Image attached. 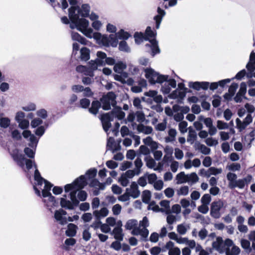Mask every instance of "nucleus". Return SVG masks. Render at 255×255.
Segmentation results:
<instances>
[{"label":"nucleus","mask_w":255,"mask_h":255,"mask_svg":"<svg viewBox=\"0 0 255 255\" xmlns=\"http://www.w3.org/2000/svg\"><path fill=\"white\" fill-rule=\"evenodd\" d=\"M198 120L203 122L207 128L213 126V120L211 118H205L203 116L200 115L198 117Z\"/></svg>","instance_id":"obj_33"},{"label":"nucleus","mask_w":255,"mask_h":255,"mask_svg":"<svg viewBox=\"0 0 255 255\" xmlns=\"http://www.w3.org/2000/svg\"><path fill=\"white\" fill-rule=\"evenodd\" d=\"M118 44L120 51L127 53L130 52V49L126 41L122 40Z\"/></svg>","instance_id":"obj_29"},{"label":"nucleus","mask_w":255,"mask_h":255,"mask_svg":"<svg viewBox=\"0 0 255 255\" xmlns=\"http://www.w3.org/2000/svg\"><path fill=\"white\" fill-rule=\"evenodd\" d=\"M77 20L78 26H79V27H80L82 30H83V29H86L88 27L89 22L87 19L84 18H79Z\"/></svg>","instance_id":"obj_40"},{"label":"nucleus","mask_w":255,"mask_h":255,"mask_svg":"<svg viewBox=\"0 0 255 255\" xmlns=\"http://www.w3.org/2000/svg\"><path fill=\"white\" fill-rule=\"evenodd\" d=\"M142 201L144 203L149 204L151 200V193L148 190H145L142 193Z\"/></svg>","instance_id":"obj_28"},{"label":"nucleus","mask_w":255,"mask_h":255,"mask_svg":"<svg viewBox=\"0 0 255 255\" xmlns=\"http://www.w3.org/2000/svg\"><path fill=\"white\" fill-rule=\"evenodd\" d=\"M28 140L29 141V142L28 143V146L33 149H36L39 141V138H37L35 134H32Z\"/></svg>","instance_id":"obj_25"},{"label":"nucleus","mask_w":255,"mask_h":255,"mask_svg":"<svg viewBox=\"0 0 255 255\" xmlns=\"http://www.w3.org/2000/svg\"><path fill=\"white\" fill-rule=\"evenodd\" d=\"M241 168V164L239 163H232L228 166V169L232 171H239Z\"/></svg>","instance_id":"obj_62"},{"label":"nucleus","mask_w":255,"mask_h":255,"mask_svg":"<svg viewBox=\"0 0 255 255\" xmlns=\"http://www.w3.org/2000/svg\"><path fill=\"white\" fill-rule=\"evenodd\" d=\"M137 183L143 187L147 185V177H146L145 173L138 178Z\"/></svg>","instance_id":"obj_64"},{"label":"nucleus","mask_w":255,"mask_h":255,"mask_svg":"<svg viewBox=\"0 0 255 255\" xmlns=\"http://www.w3.org/2000/svg\"><path fill=\"white\" fill-rule=\"evenodd\" d=\"M97 173V170L95 168H92L88 170L86 173L85 176H87L89 179L95 178Z\"/></svg>","instance_id":"obj_45"},{"label":"nucleus","mask_w":255,"mask_h":255,"mask_svg":"<svg viewBox=\"0 0 255 255\" xmlns=\"http://www.w3.org/2000/svg\"><path fill=\"white\" fill-rule=\"evenodd\" d=\"M134 37L135 43L137 44L141 43L142 42H143V40H145V39L146 38L144 34L143 33H138L137 32L134 33Z\"/></svg>","instance_id":"obj_36"},{"label":"nucleus","mask_w":255,"mask_h":255,"mask_svg":"<svg viewBox=\"0 0 255 255\" xmlns=\"http://www.w3.org/2000/svg\"><path fill=\"white\" fill-rule=\"evenodd\" d=\"M89 68L92 72V73H94V71L98 69V67L99 66H101L100 65H99L98 63L96 61V59L94 60H91L89 62Z\"/></svg>","instance_id":"obj_47"},{"label":"nucleus","mask_w":255,"mask_h":255,"mask_svg":"<svg viewBox=\"0 0 255 255\" xmlns=\"http://www.w3.org/2000/svg\"><path fill=\"white\" fill-rule=\"evenodd\" d=\"M80 55L79 59L81 61L86 62L90 58V50L86 47H83L80 50Z\"/></svg>","instance_id":"obj_13"},{"label":"nucleus","mask_w":255,"mask_h":255,"mask_svg":"<svg viewBox=\"0 0 255 255\" xmlns=\"http://www.w3.org/2000/svg\"><path fill=\"white\" fill-rule=\"evenodd\" d=\"M117 95L115 92L110 91L106 94H104L100 99L99 102L101 103V107L105 111H108L111 109V106H116Z\"/></svg>","instance_id":"obj_3"},{"label":"nucleus","mask_w":255,"mask_h":255,"mask_svg":"<svg viewBox=\"0 0 255 255\" xmlns=\"http://www.w3.org/2000/svg\"><path fill=\"white\" fill-rule=\"evenodd\" d=\"M76 70L78 73H83L86 76H89L91 77H93L94 76V73H92L91 71L87 66H84L79 65H78L76 68Z\"/></svg>","instance_id":"obj_18"},{"label":"nucleus","mask_w":255,"mask_h":255,"mask_svg":"<svg viewBox=\"0 0 255 255\" xmlns=\"http://www.w3.org/2000/svg\"><path fill=\"white\" fill-rule=\"evenodd\" d=\"M45 180H47L44 178L42 180L37 179V180H35L36 183L33 186V188L35 191V194L39 197H41V191L36 187V186H42L43 183L45 184Z\"/></svg>","instance_id":"obj_30"},{"label":"nucleus","mask_w":255,"mask_h":255,"mask_svg":"<svg viewBox=\"0 0 255 255\" xmlns=\"http://www.w3.org/2000/svg\"><path fill=\"white\" fill-rule=\"evenodd\" d=\"M88 194L85 190H80L77 194V199L80 201H85L87 198Z\"/></svg>","instance_id":"obj_43"},{"label":"nucleus","mask_w":255,"mask_h":255,"mask_svg":"<svg viewBox=\"0 0 255 255\" xmlns=\"http://www.w3.org/2000/svg\"><path fill=\"white\" fill-rule=\"evenodd\" d=\"M189 132L187 136V142H190V144H193L194 141L197 138V133L195 130L193 129L192 127L188 128Z\"/></svg>","instance_id":"obj_22"},{"label":"nucleus","mask_w":255,"mask_h":255,"mask_svg":"<svg viewBox=\"0 0 255 255\" xmlns=\"http://www.w3.org/2000/svg\"><path fill=\"white\" fill-rule=\"evenodd\" d=\"M78 229L77 225L73 223H69L68 224L67 229L65 231V235L68 237H74L76 235Z\"/></svg>","instance_id":"obj_12"},{"label":"nucleus","mask_w":255,"mask_h":255,"mask_svg":"<svg viewBox=\"0 0 255 255\" xmlns=\"http://www.w3.org/2000/svg\"><path fill=\"white\" fill-rule=\"evenodd\" d=\"M212 200L211 196L209 194H205L203 195L201 199V202L202 204L208 205Z\"/></svg>","instance_id":"obj_48"},{"label":"nucleus","mask_w":255,"mask_h":255,"mask_svg":"<svg viewBox=\"0 0 255 255\" xmlns=\"http://www.w3.org/2000/svg\"><path fill=\"white\" fill-rule=\"evenodd\" d=\"M90 6L88 3H84L81 5V8L79 7L78 13L83 17H87L89 16Z\"/></svg>","instance_id":"obj_15"},{"label":"nucleus","mask_w":255,"mask_h":255,"mask_svg":"<svg viewBox=\"0 0 255 255\" xmlns=\"http://www.w3.org/2000/svg\"><path fill=\"white\" fill-rule=\"evenodd\" d=\"M97 58L95 59L96 61L98 63L99 65L101 66L105 65V61L107 58V54L105 52L98 51L96 54Z\"/></svg>","instance_id":"obj_20"},{"label":"nucleus","mask_w":255,"mask_h":255,"mask_svg":"<svg viewBox=\"0 0 255 255\" xmlns=\"http://www.w3.org/2000/svg\"><path fill=\"white\" fill-rule=\"evenodd\" d=\"M24 154L29 158H34L35 155L36 149H33L31 147H26L23 150Z\"/></svg>","instance_id":"obj_34"},{"label":"nucleus","mask_w":255,"mask_h":255,"mask_svg":"<svg viewBox=\"0 0 255 255\" xmlns=\"http://www.w3.org/2000/svg\"><path fill=\"white\" fill-rule=\"evenodd\" d=\"M45 126H46V128L43 126H40L38 128H35V129L34 130L35 135L39 136V137H41L44 134L46 128L48 127V124L45 123Z\"/></svg>","instance_id":"obj_27"},{"label":"nucleus","mask_w":255,"mask_h":255,"mask_svg":"<svg viewBox=\"0 0 255 255\" xmlns=\"http://www.w3.org/2000/svg\"><path fill=\"white\" fill-rule=\"evenodd\" d=\"M137 221L135 219L128 220L125 225V228L128 230H131L137 226Z\"/></svg>","instance_id":"obj_37"},{"label":"nucleus","mask_w":255,"mask_h":255,"mask_svg":"<svg viewBox=\"0 0 255 255\" xmlns=\"http://www.w3.org/2000/svg\"><path fill=\"white\" fill-rule=\"evenodd\" d=\"M150 43L145 44V46L150 48V55L152 57H154L156 55L160 54L161 52L160 49L158 45V41L156 38H154L149 40Z\"/></svg>","instance_id":"obj_8"},{"label":"nucleus","mask_w":255,"mask_h":255,"mask_svg":"<svg viewBox=\"0 0 255 255\" xmlns=\"http://www.w3.org/2000/svg\"><path fill=\"white\" fill-rule=\"evenodd\" d=\"M168 136L165 138V141L166 143L172 142L175 140L177 132L174 128H170L168 132Z\"/></svg>","instance_id":"obj_24"},{"label":"nucleus","mask_w":255,"mask_h":255,"mask_svg":"<svg viewBox=\"0 0 255 255\" xmlns=\"http://www.w3.org/2000/svg\"><path fill=\"white\" fill-rule=\"evenodd\" d=\"M252 179V176L248 174L246 177L243 179H239L235 182L234 184H232V187L230 189H234L236 187H238L240 189H243L246 185L249 184Z\"/></svg>","instance_id":"obj_9"},{"label":"nucleus","mask_w":255,"mask_h":255,"mask_svg":"<svg viewBox=\"0 0 255 255\" xmlns=\"http://www.w3.org/2000/svg\"><path fill=\"white\" fill-rule=\"evenodd\" d=\"M241 247L246 251L247 254H249L252 251L251 247V243L247 239H242L241 240Z\"/></svg>","instance_id":"obj_26"},{"label":"nucleus","mask_w":255,"mask_h":255,"mask_svg":"<svg viewBox=\"0 0 255 255\" xmlns=\"http://www.w3.org/2000/svg\"><path fill=\"white\" fill-rule=\"evenodd\" d=\"M146 177L148 179V183L150 184H154L157 180V177L155 173H149L148 172L145 173Z\"/></svg>","instance_id":"obj_41"},{"label":"nucleus","mask_w":255,"mask_h":255,"mask_svg":"<svg viewBox=\"0 0 255 255\" xmlns=\"http://www.w3.org/2000/svg\"><path fill=\"white\" fill-rule=\"evenodd\" d=\"M3 114H0V116H2ZM10 124V120L7 117H0V127L6 128H8Z\"/></svg>","instance_id":"obj_31"},{"label":"nucleus","mask_w":255,"mask_h":255,"mask_svg":"<svg viewBox=\"0 0 255 255\" xmlns=\"http://www.w3.org/2000/svg\"><path fill=\"white\" fill-rule=\"evenodd\" d=\"M144 160L146 162V166L149 168L152 169L156 165L155 161L150 155L146 156L144 158Z\"/></svg>","instance_id":"obj_39"},{"label":"nucleus","mask_w":255,"mask_h":255,"mask_svg":"<svg viewBox=\"0 0 255 255\" xmlns=\"http://www.w3.org/2000/svg\"><path fill=\"white\" fill-rule=\"evenodd\" d=\"M130 36V34L127 31H125L124 29H121L119 32L115 34H108V42L109 47H117L119 43V39L126 41Z\"/></svg>","instance_id":"obj_4"},{"label":"nucleus","mask_w":255,"mask_h":255,"mask_svg":"<svg viewBox=\"0 0 255 255\" xmlns=\"http://www.w3.org/2000/svg\"><path fill=\"white\" fill-rule=\"evenodd\" d=\"M144 34L146 37L145 41L149 42V40L156 38L157 32L156 31L153 30L150 26H148L145 29Z\"/></svg>","instance_id":"obj_14"},{"label":"nucleus","mask_w":255,"mask_h":255,"mask_svg":"<svg viewBox=\"0 0 255 255\" xmlns=\"http://www.w3.org/2000/svg\"><path fill=\"white\" fill-rule=\"evenodd\" d=\"M43 124V121L42 119L40 118H34L33 119L30 124L31 127L32 128H38L40 126H41V124Z\"/></svg>","instance_id":"obj_44"},{"label":"nucleus","mask_w":255,"mask_h":255,"mask_svg":"<svg viewBox=\"0 0 255 255\" xmlns=\"http://www.w3.org/2000/svg\"><path fill=\"white\" fill-rule=\"evenodd\" d=\"M89 228L90 227H88L84 229L82 233L83 239L86 242L90 240L91 238V234L89 232Z\"/></svg>","instance_id":"obj_59"},{"label":"nucleus","mask_w":255,"mask_h":255,"mask_svg":"<svg viewBox=\"0 0 255 255\" xmlns=\"http://www.w3.org/2000/svg\"><path fill=\"white\" fill-rule=\"evenodd\" d=\"M214 99L212 100V105L214 108H218L221 105V97L217 95L213 96Z\"/></svg>","instance_id":"obj_52"},{"label":"nucleus","mask_w":255,"mask_h":255,"mask_svg":"<svg viewBox=\"0 0 255 255\" xmlns=\"http://www.w3.org/2000/svg\"><path fill=\"white\" fill-rule=\"evenodd\" d=\"M17 123H18V127L22 129H26L29 126V122L27 119L21 120Z\"/></svg>","instance_id":"obj_53"},{"label":"nucleus","mask_w":255,"mask_h":255,"mask_svg":"<svg viewBox=\"0 0 255 255\" xmlns=\"http://www.w3.org/2000/svg\"><path fill=\"white\" fill-rule=\"evenodd\" d=\"M73 184L78 188H83L88 184V180L85 175H82L77 178L74 181Z\"/></svg>","instance_id":"obj_11"},{"label":"nucleus","mask_w":255,"mask_h":255,"mask_svg":"<svg viewBox=\"0 0 255 255\" xmlns=\"http://www.w3.org/2000/svg\"><path fill=\"white\" fill-rule=\"evenodd\" d=\"M112 113H114L115 118L119 120H123L126 116V114L122 111V108L116 105L112 110Z\"/></svg>","instance_id":"obj_17"},{"label":"nucleus","mask_w":255,"mask_h":255,"mask_svg":"<svg viewBox=\"0 0 255 255\" xmlns=\"http://www.w3.org/2000/svg\"><path fill=\"white\" fill-rule=\"evenodd\" d=\"M187 126L188 123L186 121H184L179 123L178 125L179 129L182 133H184L185 132H187Z\"/></svg>","instance_id":"obj_58"},{"label":"nucleus","mask_w":255,"mask_h":255,"mask_svg":"<svg viewBox=\"0 0 255 255\" xmlns=\"http://www.w3.org/2000/svg\"><path fill=\"white\" fill-rule=\"evenodd\" d=\"M205 143L209 146H216L218 144V140L212 137H208L205 140Z\"/></svg>","instance_id":"obj_51"},{"label":"nucleus","mask_w":255,"mask_h":255,"mask_svg":"<svg viewBox=\"0 0 255 255\" xmlns=\"http://www.w3.org/2000/svg\"><path fill=\"white\" fill-rule=\"evenodd\" d=\"M126 68L127 65L125 63L122 61H119L115 64L113 69L115 72L121 73Z\"/></svg>","instance_id":"obj_21"},{"label":"nucleus","mask_w":255,"mask_h":255,"mask_svg":"<svg viewBox=\"0 0 255 255\" xmlns=\"http://www.w3.org/2000/svg\"><path fill=\"white\" fill-rule=\"evenodd\" d=\"M217 127L219 129H225L229 128L228 124L227 123L221 120L217 121Z\"/></svg>","instance_id":"obj_63"},{"label":"nucleus","mask_w":255,"mask_h":255,"mask_svg":"<svg viewBox=\"0 0 255 255\" xmlns=\"http://www.w3.org/2000/svg\"><path fill=\"white\" fill-rule=\"evenodd\" d=\"M11 155L13 160L16 162L18 166L23 168L25 165L28 170L31 169L33 167H34L35 165H37L34 160L27 159L23 154H19L17 152L13 153Z\"/></svg>","instance_id":"obj_5"},{"label":"nucleus","mask_w":255,"mask_h":255,"mask_svg":"<svg viewBox=\"0 0 255 255\" xmlns=\"http://www.w3.org/2000/svg\"><path fill=\"white\" fill-rule=\"evenodd\" d=\"M52 187H53V184L49 181L45 180L44 189L41 192V196L46 198L48 194H51L50 191Z\"/></svg>","instance_id":"obj_16"},{"label":"nucleus","mask_w":255,"mask_h":255,"mask_svg":"<svg viewBox=\"0 0 255 255\" xmlns=\"http://www.w3.org/2000/svg\"><path fill=\"white\" fill-rule=\"evenodd\" d=\"M227 178L229 181V187L231 188L232 184H234L237 180V175L234 173L229 172L227 175Z\"/></svg>","instance_id":"obj_38"},{"label":"nucleus","mask_w":255,"mask_h":255,"mask_svg":"<svg viewBox=\"0 0 255 255\" xmlns=\"http://www.w3.org/2000/svg\"><path fill=\"white\" fill-rule=\"evenodd\" d=\"M254 60H255V52L254 51H252L250 55L249 61L246 65V68L249 72H252L255 70V68L253 66H251L250 64V63L252 62Z\"/></svg>","instance_id":"obj_32"},{"label":"nucleus","mask_w":255,"mask_h":255,"mask_svg":"<svg viewBox=\"0 0 255 255\" xmlns=\"http://www.w3.org/2000/svg\"><path fill=\"white\" fill-rule=\"evenodd\" d=\"M79 205V201L62 199L60 201V205L62 208L66 210H73Z\"/></svg>","instance_id":"obj_7"},{"label":"nucleus","mask_w":255,"mask_h":255,"mask_svg":"<svg viewBox=\"0 0 255 255\" xmlns=\"http://www.w3.org/2000/svg\"><path fill=\"white\" fill-rule=\"evenodd\" d=\"M115 117L114 113H112V110L108 113H104L101 115L100 119H102L103 121H106L108 123H111L114 121Z\"/></svg>","instance_id":"obj_23"},{"label":"nucleus","mask_w":255,"mask_h":255,"mask_svg":"<svg viewBox=\"0 0 255 255\" xmlns=\"http://www.w3.org/2000/svg\"><path fill=\"white\" fill-rule=\"evenodd\" d=\"M224 204L221 200L213 201L210 207V215L215 219H218L221 215L220 211L223 207Z\"/></svg>","instance_id":"obj_6"},{"label":"nucleus","mask_w":255,"mask_h":255,"mask_svg":"<svg viewBox=\"0 0 255 255\" xmlns=\"http://www.w3.org/2000/svg\"><path fill=\"white\" fill-rule=\"evenodd\" d=\"M149 235V231L147 228L142 229L140 234L139 235L141 236V240L143 242L148 241V236Z\"/></svg>","instance_id":"obj_49"},{"label":"nucleus","mask_w":255,"mask_h":255,"mask_svg":"<svg viewBox=\"0 0 255 255\" xmlns=\"http://www.w3.org/2000/svg\"><path fill=\"white\" fill-rule=\"evenodd\" d=\"M186 177V174H185L184 172L181 171L176 176V179L177 180V184H182L187 182L186 180H184V177Z\"/></svg>","instance_id":"obj_42"},{"label":"nucleus","mask_w":255,"mask_h":255,"mask_svg":"<svg viewBox=\"0 0 255 255\" xmlns=\"http://www.w3.org/2000/svg\"><path fill=\"white\" fill-rule=\"evenodd\" d=\"M139 155L143 154L144 155H148L150 153L149 149L144 145L140 146L139 148Z\"/></svg>","instance_id":"obj_57"},{"label":"nucleus","mask_w":255,"mask_h":255,"mask_svg":"<svg viewBox=\"0 0 255 255\" xmlns=\"http://www.w3.org/2000/svg\"><path fill=\"white\" fill-rule=\"evenodd\" d=\"M247 92V84L245 82H242L240 84V87L238 93L243 95V98L245 99L248 100V99L246 97L245 95Z\"/></svg>","instance_id":"obj_46"},{"label":"nucleus","mask_w":255,"mask_h":255,"mask_svg":"<svg viewBox=\"0 0 255 255\" xmlns=\"http://www.w3.org/2000/svg\"><path fill=\"white\" fill-rule=\"evenodd\" d=\"M157 12L158 14L153 17V19L161 18L162 20L163 17L166 14L165 10L158 6L157 8Z\"/></svg>","instance_id":"obj_54"},{"label":"nucleus","mask_w":255,"mask_h":255,"mask_svg":"<svg viewBox=\"0 0 255 255\" xmlns=\"http://www.w3.org/2000/svg\"><path fill=\"white\" fill-rule=\"evenodd\" d=\"M101 107V102L98 100H94L92 101L91 106L89 108V112L94 115H96Z\"/></svg>","instance_id":"obj_19"},{"label":"nucleus","mask_w":255,"mask_h":255,"mask_svg":"<svg viewBox=\"0 0 255 255\" xmlns=\"http://www.w3.org/2000/svg\"><path fill=\"white\" fill-rule=\"evenodd\" d=\"M188 86L190 88L194 90L199 91L201 89L200 82H189L188 83Z\"/></svg>","instance_id":"obj_56"},{"label":"nucleus","mask_w":255,"mask_h":255,"mask_svg":"<svg viewBox=\"0 0 255 255\" xmlns=\"http://www.w3.org/2000/svg\"><path fill=\"white\" fill-rule=\"evenodd\" d=\"M132 165V163L131 161H124L121 165L120 170L122 171H125L127 169L131 168Z\"/></svg>","instance_id":"obj_60"},{"label":"nucleus","mask_w":255,"mask_h":255,"mask_svg":"<svg viewBox=\"0 0 255 255\" xmlns=\"http://www.w3.org/2000/svg\"><path fill=\"white\" fill-rule=\"evenodd\" d=\"M36 115L42 119H46L48 116L47 112L44 109L37 111Z\"/></svg>","instance_id":"obj_61"},{"label":"nucleus","mask_w":255,"mask_h":255,"mask_svg":"<svg viewBox=\"0 0 255 255\" xmlns=\"http://www.w3.org/2000/svg\"><path fill=\"white\" fill-rule=\"evenodd\" d=\"M187 182H191L192 184L196 183L199 180V177L196 172L186 174Z\"/></svg>","instance_id":"obj_35"},{"label":"nucleus","mask_w":255,"mask_h":255,"mask_svg":"<svg viewBox=\"0 0 255 255\" xmlns=\"http://www.w3.org/2000/svg\"><path fill=\"white\" fill-rule=\"evenodd\" d=\"M213 249L222 254L224 252L223 239L222 237L218 236L216 238V241H214L212 244Z\"/></svg>","instance_id":"obj_10"},{"label":"nucleus","mask_w":255,"mask_h":255,"mask_svg":"<svg viewBox=\"0 0 255 255\" xmlns=\"http://www.w3.org/2000/svg\"><path fill=\"white\" fill-rule=\"evenodd\" d=\"M90 100L87 98H83L80 100V107L82 109H87L90 105Z\"/></svg>","instance_id":"obj_50"},{"label":"nucleus","mask_w":255,"mask_h":255,"mask_svg":"<svg viewBox=\"0 0 255 255\" xmlns=\"http://www.w3.org/2000/svg\"><path fill=\"white\" fill-rule=\"evenodd\" d=\"M82 32L88 38H93L99 45L109 47L110 44L108 42V34H102L99 32H93V29L88 27L85 29L84 31L82 30Z\"/></svg>","instance_id":"obj_2"},{"label":"nucleus","mask_w":255,"mask_h":255,"mask_svg":"<svg viewBox=\"0 0 255 255\" xmlns=\"http://www.w3.org/2000/svg\"><path fill=\"white\" fill-rule=\"evenodd\" d=\"M145 77L148 79L151 85L156 83L162 84L164 82H167L170 87L175 88L176 87V81L174 79L169 78V75L160 74L151 68H147L144 69Z\"/></svg>","instance_id":"obj_1"},{"label":"nucleus","mask_w":255,"mask_h":255,"mask_svg":"<svg viewBox=\"0 0 255 255\" xmlns=\"http://www.w3.org/2000/svg\"><path fill=\"white\" fill-rule=\"evenodd\" d=\"M136 121L139 123H143L145 120V115L142 111H138L136 112Z\"/></svg>","instance_id":"obj_55"}]
</instances>
